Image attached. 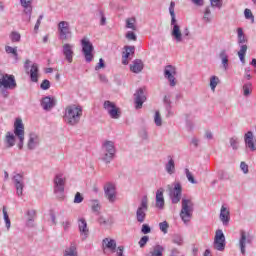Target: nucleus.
Listing matches in <instances>:
<instances>
[{
	"instance_id": "nucleus-1",
	"label": "nucleus",
	"mask_w": 256,
	"mask_h": 256,
	"mask_svg": "<svg viewBox=\"0 0 256 256\" xmlns=\"http://www.w3.org/2000/svg\"><path fill=\"white\" fill-rule=\"evenodd\" d=\"M17 142L18 149H23L25 145V124H23V120L21 118H16L14 122V130L12 132H7L4 138V143L7 149H11V147H15V143Z\"/></svg>"
},
{
	"instance_id": "nucleus-2",
	"label": "nucleus",
	"mask_w": 256,
	"mask_h": 256,
	"mask_svg": "<svg viewBox=\"0 0 256 256\" xmlns=\"http://www.w3.org/2000/svg\"><path fill=\"white\" fill-rule=\"evenodd\" d=\"M169 13L171 17V37L175 40L176 43H184L185 41H189V37H191V31H189V28H185L184 32H181V26H179L175 16V2L170 3Z\"/></svg>"
},
{
	"instance_id": "nucleus-3",
	"label": "nucleus",
	"mask_w": 256,
	"mask_h": 256,
	"mask_svg": "<svg viewBox=\"0 0 256 256\" xmlns=\"http://www.w3.org/2000/svg\"><path fill=\"white\" fill-rule=\"evenodd\" d=\"M81 117H83V108L81 106L73 104L66 107L64 121L67 125H78Z\"/></svg>"
},
{
	"instance_id": "nucleus-4",
	"label": "nucleus",
	"mask_w": 256,
	"mask_h": 256,
	"mask_svg": "<svg viewBox=\"0 0 256 256\" xmlns=\"http://www.w3.org/2000/svg\"><path fill=\"white\" fill-rule=\"evenodd\" d=\"M115 142L111 140H106L102 144V154H101V160L104 161V163H111L113 159H115Z\"/></svg>"
},
{
	"instance_id": "nucleus-5",
	"label": "nucleus",
	"mask_w": 256,
	"mask_h": 256,
	"mask_svg": "<svg viewBox=\"0 0 256 256\" xmlns=\"http://www.w3.org/2000/svg\"><path fill=\"white\" fill-rule=\"evenodd\" d=\"M194 204L191 199H182V208L180 211V217L185 225L189 223L193 217Z\"/></svg>"
},
{
	"instance_id": "nucleus-6",
	"label": "nucleus",
	"mask_w": 256,
	"mask_h": 256,
	"mask_svg": "<svg viewBox=\"0 0 256 256\" xmlns=\"http://www.w3.org/2000/svg\"><path fill=\"white\" fill-rule=\"evenodd\" d=\"M237 38L238 45H240V50L238 51V57L243 65H245V55H247V38L245 37V33L243 32V28H237Z\"/></svg>"
},
{
	"instance_id": "nucleus-7",
	"label": "nucleus",
	"mask_w": 256,
	"mask_h": 256,
	"mask_svg": "<svg viewBox=\"0 0 256 256\" xmlns=\"http://www.w3.org/2000/svg\"><path fill=\"white\" fill-rule=\"evenodd\" d=\"M147 211H149V198L143 196L136 209V221L138 223H145V219H147Z\"/></svg>"
},
{
	"instance_id": "nucleus-8",
	"label": "nucleus",
	"mask_w": 256,
	"mask_h": 256,
	"mask_svg": "<svg viewBox=\"0 0 256 256\" xmlns=\"http://www.w3.org/2000/svg\"><path fill=\"white\" fill-rule=\"evenodd\" d=\"M168 195L173 205H177L181 201L183 195V186L181 183H174V187L168 186Z\"/></svg>"
},
{
	"instance_id": "nucleus-9",
	"label": "nucleus",
	"mask_w": 256,
	"mask_h": 256,
	"mask_svg": "<svg viewBox=\"0 0 256 256\" xmlns=\"http://www.w3.org/2000/svg\"><path fill=\"white\" fill-rule=\"evenodd\" d=\"M251 243H253V236L250 235L249 232L241 230L238 240V247L242 255H245V253H247V245H251Z\"/></svg>"
},
{
	"instance_id": "nucleus-10",
	"label": "nucleus",
	"mask_w": 256,
	"mask_h": 256,
	"mask_svg": "<svg viewBox=\"0 0 256 256\" xmlns=\"http://www.w3.org/2000/svg\"><path fill=\"white\" fill-rule=\"evenodd\" d=\"M65 174L58 173L54 177V193L57 197H63V193H65Z\"/></svg>"
},
{
	"instance_id": "nucleus-11",
	"label": "nucleus",
	"mask_w": 256,
	"mask_h": 256,
	"mask_svg": "<svg viewBox=\"0 0 256 256\" xmlns=\"http://www.w3.org/2000/svg\"><path fill=\"white\" fill-rule=\"evenodd\" d=\"M81 47H82V53L85 57V61L87 63H91V61H93V51H94V47H93V43H91V41L89 40V38H83L81 40Z\"/></svg>"
},
{
	"instance_id": "nucleus-12",
	"label": "nucleus",
	"mask_w": 256,
	"mask_h": 256,
	"mask_svg": "<svg viewBox=\"0 0 256 256\" xmlns=\"http://www.w3.org/2000/svg\"><path fill=\"white\" fill-rule=\"evenodd\" d=\"M104 197L111 204L117 202V187L115 184L108 182L104 186Z\"/></svg>"
},
{
	"instance_id": "nucleus-13",
	"label": "nucleus",
	"mask_w": 256,
	"mask_h": 256,
	"mask_svg": "<svg viewBox=\"0 0 256 256\" xmlns=\"http://www.w3.org/2000/svg\"><path fill=\"white\" fill-rule=\"evenodd\" d=\"M17 82L11 74H0V89H15Z\"/></svg>"
},
{
	"instance_id": "nucleus-14",
	"label": "nucleus",
	"mask_w": 256,
	"mask_h": 256,
	"mask_svg": "<svg viewBox=\"0 0 256 256\" xmlns=\"http://www.w3.org/2000/svg\"><path fill=\"white\" fill-rule=\"evenodd\" d=\"M12 180L16 188V195H18V197H22L23 189H25V177L23 176V174L16 173L12 177Z\"/></svg>"
},
{
	"instance_id": "nucleus-15",
	"label": "nucleus",
	"mask_w": 256,
	"mask_h": 256,
	"mask_svg": "<svg viewBox=\"0 0 256 256\" xmlns=\"http://www.w3.org/2000/svg\"><path fill=\"white\" fill-rule=\"evenodd\" d=\"M103 107L105 111H107L108 115H110L111 119H119L121 117V112H119V108H117L115 103L106 100Z\"/></svg>"
},
{
	"instance_id": "nucleus-16",
	"label": "nucleus",
	"mask_w": 256,
	"mask_h": 256,
	"mask_svg": "<svg viewBox=\"0 0 256 256\" xmlns=\"http://www.w3.org/2000/svg\"><path fill=\"white\" fill-rule=\"evenodd\" d=\"M39 145H41V137H39V134L30 132L26 144L28 151H35Z\"/></svg>"
},
{
	"instance_id": "nucleus-17",
	"label": "nucleus",
	"mask_w": 256,
	"mask_h": 256,
	"mask_svg": "<svg viewBox=\"0 0 256 256\" xmlns=\"http://www.w3.org/2000/svg\"><path fill=\"white\" fill-rule=\"evenodd\" d=\"M175 75H177V68L173 65H167L164 68V77L168 79L170 83V87H175L177 85V80L175 79Z\"/></svg>"
},
{
	"instance_id": "nucleus-18",
	"label": "nucleus",
	"mask_w": 256,
	"mask_h": 256,
	"mask_svg": "<svg viewBox=\"0 0 256 256\" xmlns=\"http://www.w3.org/2000/svg\"><path fill=\"white\" fill-rule=\"evenodd\" d=\"M214 249L217 251H225V234H223V230L221 229L217 230L215 233Z\"/></svg>"
},
{
	"instance_id": "nucleus-19",
	"label": "nucleus",
	"mask_w": 256,
	"mask_h": 256,
	"mask_svg": "<svg viewBox=\"0 0 256 256\" xmlns=\"http://www.w3.org/2000/svg\"><path fill=\"white\" fill-rule=\"evenodd\" d=\"M58 31L60 39L67 41L68 37H71V28L69 27V22L61 21L58 24Z\"/></svg>"
},
{
	"instance_id": "nucleus-20",
	"label": "nucleus",
	"mask_w": 256,
	"mask_h": 256,
	"mask_svg": "<svg viewBox=\"0 0 256 256\" xmlns=\"http://www.w3.org/2000/svg\"><path fill=\"white\" fill-rule=\"evenodd\" d=\"M145 101H147L145 91L143 90V88H139L138 90H136L134 94V103L136 105V109H141Z\"/></svg>"
},
{
	"instance_id": "nucleus-21",
	"label": "nucleus",
	"mask_w": 256,
	"mask_h": 256,
	"mask_svg": "<svg viewBox=\"0 0 256 256\" xmlns=\"http://www.w3.org/2000/svg\"><path fill=\"white\" fill-rule=\"evenodd\" d=\"M219 219L224 227H227V225H229V222L231 221V212L229 211V208H227L225 205L221 206Z\"/></svg>"
},
{
	"instance_id": "nucleus-22",
	"label": "nucleus",
	"mask_w": 256,
	"mask_h": 256,
	"mask_svg": "<svg viewBox=\"0 0 256 256\" xmlns=\"http://www.w3.org/2000/svg\"><path fill=\"white\" fill-rule=\"evenodd\" d=\"M102 248L103 251H110L111 253H115L117 250V241L113 238H104L102 240Z\"/></svg>"
},
{
	"instance_id": "nucleus-23",
	"label": "nucleus",
	"mask_w": 256,
	"mask_h": 256,
	"mask_svg": "<svg viewBox=\"0 0 256 256\" xmlns=\"http://www.w3.org/2000/svg\"><path fill=\"white\" fill-rule=\"evenodd\" d=\"M73 47L74 46L69 43H66L62 46V53L68 63H73V55H75L73 52Z\"/></svg>"
},
{
	"instance_id": "nucleus-24",
	"label": "nucleus",
	"mask_w": 256,
	"mask_h": 256,
	"mask_svg": "<svg viewBox=\"0 0 256 256\" xmlns=\"http://www.w3.org/2000/svg\"><path fill=\"white\" fill-rule=\"evenodd\" d=\"M20 5L23 7L25 15L28 16V21H31V15L33 13V0H20Z\"/></svg>"
},
{
	"instance_id": "nucleus-25",
	"label": "nucleus",
	"mask_w": 256,
	"mask_h": 256,
	"mask_svg": "<svg viewBox=\"0 0 256 256\" xmlns=\"http://www.w3.org/2000/svg\"><path fill=\"white\" fill-rule=\"evenodd\" d=\"M165 193V189L159 188L156 191V207L157 209H164L165 208V197L163 196Z\"/></svg>"
},
{
	"instance_id": "nucleus-26",
	"label": "nucleus",
	"mask_w": 256,
	"mask_h": 256,
	"mask_svg": "<svg viewBox=\"0 0 256 256\" xmlns=\"http://www.w3.org/2000/svg\"><path fill=\"white\" fill-rule=\"evenodd\" d=\"M41 107L44 111H51L55 107V99L49 96H46L41 101Z\"/></svg>"
},
{
	"instance_id": "nucleus-27",
	"label": "nucleus",
	"mask_w": 256,
	"mask_h": 256,
	"mask_svg": "<svg viewBox=\"0 0 256 256\" xmlns=\"http://www.w3.org/2000/svg\"><path fill=\"white\" fill-rule=\"evenodd\" d=\"M143 67H145V64H143V60L141 59H135L131 64H130V71L132 73L139 74L141 71H143Z\"/></svg>"
},
{
	"instance_id": "nucleus-28",
	"label": "nucleus",
	"mask_w": 256,
	"mask_h": 256,
	"mask_svg": "<svg viewBox=\"0 0 256 256\" xmlns=\"http://www.w3.org/2000/svg\"><path fill=\"white\" fill-rule=\"evenodd\" d=\"M78 227L80 234L84 237V239H87L89 235V228L87 227V221L85 220V218H80L78 220Z\"/></svg>"
},
{
	"instance_id": "nucleus-29",
	"label": "nucleus",
	"mask_w": 256,
	"mask_h": 256,
	"mask_svg": "<svg viewBox=\"0 0 256 256\" xmlns=\"http://www.w3.org/2000/svg\"><path fill=\"white\" fill-rule=\"evenodd\" d=\"M244 141H245L246 147H248L250 151H256L255 142H253V132L248 131L244 135Z\"/></svg>"
},
{
	"instance_id": "nucleus-30",
	"label": "nucleus",
	"mask_w": 256,
	"mask_h": 256,
	"mask_svg": "<svg viewBox=\"0 0 256 256\" xmlns=\"http://www.w3.org/2000/svg\"><path fill=\"white\" fill-rule=\"evenodd\" d=\"M30 79L32 83H38L39 81V66L34 63L32 64L30 71H29Z\"/></svg>"
},
{
	"instance_id": "nucleus-31",
	"label": "nucleus",
	"mask_w": 256,
	"mask_h": 256,
	"mask_svg": "<svg viewBox=\"0 0 256 256\" xmlns=\"http://www.w3.org/2000/svg\"><path fill=\"white\" fill-rule=\"evenodd\" d=\"M219 59L221 60L224 71H227V69H229V54H227L226 50L220 51Z\"/></svg>"
},
{
	"instance_id": "nucleus-32",
	"label": "nucleus",
	"mask_w": 256,
	"mask_h": 256,
	"mask_svg": "<svg viewBox=\"0 0 256 256\" xmlns=\"http://www.w3.org/2000/svg\"><path fill=\"white\" fill-rule=\"evenodd\" d=\"M126 51L122 55V65H129V56L131 53H135V46H126Z\"/></svg>"
},
{
	"instance_id": "nucleus-33",
	"label": "nucleus",
	"mask_w": 256,
	"mask_h": 256,
	"mask_svg": "<svg viewBox=\"0 0 256 256\" xmlns=\"http://www.w3.org/2000/svg\"><path fill=\"white\" fill-rule=\"evenodd\" d=\"M163 251H165V248L159 244H156L152 246L148 253V256H163Z\"/></svg>"
},
{
	"instance_id": "nucleus-34",
	"label": "nucleus",
	"mask_w": 256,
	"mask_h": 256,
	"mask_svg": "<svg viewBox=\"0 0 256 256\" xmlns=\"http://www.w3.org/2000/svg\"><path fill=\"white\" fill-rule=\"evenodd\" d=\"M165 171L168 175H174L175 173V160L171 156H168V162L165 164Z\"/></svg>"
},
{
	"instance_id": "nucleus-35",
	"label": "nucleus",
	"mask_w": 256,
	"mask_h": 256,
	"mask_svg": "<svg viewBox=\"0 0 256 256\" xmlns=\"http://www.w3.org/2000/svg\"><path fill=\"white\" fill-rule=\"evenodd\" d=\"M63 256H79L77 246L75 244H71L64 250Z\"/></svg>"
},
{
	"instance_id": "nucleus-36",
	"label": "nucleus",
	"mask_w": 256,
	"mask_h": 256,
	"mask_svg": "<svg viewBox=\"0 0 256 256\" xmlns=\"http://www.w3.org/2000/svg\"><path fill=\"white\" fill-rule=\"evenodd\" d=\"M5 51L8 55H13L16 63L19 61V54L17 53V47L5 46Z\"/></svg>"
},
{
	"instance_id": "nucleus-37",
	"label": "nucleus",
	"mask_w": 256,
	"mask_h": 256,
	"mask_svg": "<svg viewBox=\"0 0 256 256\" xmlns=\"http://www.w3.org/2000/svg\"><path fill=\"white\" fill-rule=\"evenodd\" d=\"M203 21L205 23H211L213 21V14H211V8L209 6L204 9Z\"/></svg>"
},
{
	"instance_id": "nucleus-38",
	"label": "nucleus",
	"mask_w": 256,
	"mask_h": 256,
	"mask_svg": "<svg viewBox=\"0 0 256 256\" xmlns=\"http://www.w3.org/2000/svg\"><path fill=\"white\" fill-rule=\"evenodd\" d=\"M244 97H249L253 91V84L251 82L245 83L242 87Z\"/></svg>"
},
{
	"instance_id": "nucleus-39",
	"label": "nucleus",
	"mask_w": 256,
	"mask_h": 256,
	"mask_svg": "<svg viewBox=\"0 0 256 256\" xmlns=\"http://www.w3.org/2000/svg\"><path fill=\"white\" fill-rule=\"evenodd\" d=\"M2 213L5 221L7 230L11 229V219H9V214L7 213V207L3 206Z\"/></svg>"
},
{
	"instance_id": "nucleus-40",
	"label": "nucleus",
	"mask_w": 256,
	"mask_h": 256,
	"mask_svg": "<svg viewBox=\"0 0 256 256\" xmlns=\"http://www.w3.org/2000/svg\"><path fill=\"white\" fill-rule=\"evenodd\" d=\"M91 209L93 213L99 215V211H101V203L99 200H91Z\"/></svg>"
},
{
	"instance_id": "nucleus-41",
	"label": "nucleus",
	"mask_w": 256,
	"mask_h": 256,
	"mask_svg": "<svg viewBox=\"0 0 256 256\" xmlns=\"http://www.w3.org/2000/svg\"><path fill=\"white\" fill-rule=\"evenodd\" d=\"M97 19H100V25L103 27L107 25V17H105V13H103V10H99L96 14Z\"/></svg>"
},
{
	"instance_id": "nucleus-42",
	"label": "nucleus",
	"mask_w": 256,
	"mask_h": 256,
	"mask_svg": "<svg viewBox=\"0 0 256 256\" xmlns=\"http://www.w3.org/2000/svg\"><path fill=\"white\" fill-rule=\"evenodd\" d=\"M230 146L234 151H237L239 149V138L237 136H233L229 139Z\"/></svg>"
},
{
	"instance_id": "nucleus-43",
	"label": "nucleus",
	"mask_w": 256,
	"mask_h": 256,
	"mask_svg": "<svg viewBox=\"0 0 256 256\" xmlns=\"http://www.w3.org/2000/svg\"><path fill=\"white\" fill-rule=\"evenodd\" d=\"M126 29H132V31H137V26H135V18L126 19Z\"/></svg>"
},
{
	"instance_id": "nucleus-44",
	"label": "nucleus",
	"mask_w": 256,
	"mask_h": 256,
	"mask_svg": "<svg viewBox=\"0 0 256 256\" xmlns=\"http://www.w3.org/2000/svg\"><path fill=\"white\" fill-rule=\"evenodd\" d=\"M184 172L189 183H192V185H197V180H195V177H193V174L191 171H189V168H185Z\"/></svg>"
},
{
	"instance_id": "nucleus-45",
	"label": "nucleus",
	"mask_w": 256,
	"mask_h": 256,
	"mask_svg": "<svg viewBox=\"0 0 256 256\" xmlns=\"http://www.w3.org/2000/svg\"><path fill=\"white\" fill-rule=\"evenodd\" d=\"M154 123L156 127H161V125H163V119L161 118V113L159 111L155 112Z\"/></svg>"
},
{
	"instance_id": "nucleus-46",
	"label": "nucleus",
	"mask_w": 256,
	"mask_h": 256,
	"mask_svg": "<svg viewBox=\"0 0 256 256\" xmlns=\"http://www.w3.org/2000/svg\"><path fill=\"white\" fill-rule=\"evenodd\" d=\"M217 85H219V77L217 76H212L210 78V88L215 91V89L217 88Z\"/></svg>"
},
{
	"instance_id": "nucleus-47",
	"label": "nucleus",
	"mask_w": 256,
	"mask_h": 256,
	"mask_svg": "<svg viewBox=\"0 0 256 256\" xmlns=\"http://www.w3.org/2000/svg\"><path fill=\"white\" fill-rule=\"evenodd\" d=\"M10 39L12 43H19V41H21V34L19 32H12L10 34Z\"/></svg>"
},
{
	"instance_id": "nucleus-48",
	"label": "nucleus",
	"mask_w": 256,
	"mask_h": 256,
	"mask_svg": "<svg viewBox=\"0 0 256 256\" xmlns=\"http://www.w3.org/2000/svg\"><path fill=\"white\" fill-rule=\"evenodd\" d=\"M40 89H42L43 91L51 89V82L47 79L43 80L40 85Z\"/></svg>"
},
{
	"instance_id": "nucleus-49",
	"label": "nucleus",
	"mask_w": 256,
	"mask_h": 256,
	"mask_svg": "<svg viewBox=\"0 0 256 256\" xmlns=\"http://www.w3.org/2000/svg\"><path fill=\"white\" fill-rule=\"evenodd\" d=\"M71 220L67 219L64 220L61 225H62V229L67 233V231H69L71 229Z\"/></svg>"
},
{
	"instance_id": "nucleus-50",
	"label": "nucleus",
	"mask_w": 256,
	"mask_h": 256,
	"mask_svg": "<svg viewBox=\"0 0 256 256\" xmlns=\"http://www.w3.org/2000/svg\"><path fill=\"white\" fill-rule=\"evenodd\" d=\"M173 243L176 245H183V237L179 234H175L172 239Z\"/></svg>"
},
{
	"instance_id": "nucleus-51",
	"label": "nucleus",
	"mask_w": 256,
	"mask_h": 256,
	"mask_svg": "<svg viewBox=\"0 0 256 256\" xmlns=\"http://www.w3.org/2000/svg\"><path fill=\"white\" fill-rule=\"evenodd\" d=\"M147 243H149V236H143L139 242L138 245L141 249H143V247H145V245H147Z\"/></svg>"
},
{
	"instance_id": "nucleus-52",
	"label": "nucleus",
	"mask_w": 256,
	"mask_h": 256,
	"mask_svg": "<svg viewBox=\"0 0 256 256\" xmlns=\"http://www.w3.org/2000/svg\"><path fill=\"white\" fill-rule=\"evenodd\" d=\"M211 7H217L218 9H221L223 7V3L221 0H210Z\"/></svg>"
},
{
	"instance_id": "nucleus-53",
	"label": "nucleus",
	"mask_w": 256,
	"mask_h": 256,
	"mask_svg": "<svg viewBox=\"0 0 256 256\" xmlns=\"http://www.w3.org/2000/svg\"><path fill=\"white\" fill-rule=\"evenodd\" d=\"M126 39H128V41H137V35L129 31L126 33Z\"/></svg>"
},
{
	"instance_id": "nucleus-54",
	"label": "nucleus",
	"mask_w": 256,
	"mask_h": 256,
	"mask_svg": "<svg viewBox=\"0 0 256 256\" xmlns=\"http://www.w3.org/2000/svg\"><path fill=\"white\" fill-rule=\"evenodd\" d=\"M240 169L244 173V175H247V173H249V165H247V163L245 162L240 163Z\"/></svg>"
},
{
	"instance_id": "nucleus-55",
	"label": "nucleus",
	"mask_w": 256,
	"mask_h": 256,
	"mask_svg": "<svg viewBox=\"0 0 256 256\" xmlns=\"http://www.w3.org/2000/svg\"><path fill=\"white\" fill-rule=\"evenodd\" d=\"M159 227L162 233H167V229H169V224L167 223V221H164L159 224Z\"/></svg>"
},
{
	"instance_id": "nucleus-56",
	"label": "nucleus",
	"mask_w": 256,
	"mask_h": 256,
	"mask_svg": "<svg viewBox=\"0 0 256 256\" xmlns=\"http://www.w3.org/2000/svg\"><path fill=\"white\" fill-rule=\"evenodd\" d=\"M244 15L246 19H252V21H255V17L253 16V13L251 12L250 9H245Z\"/></svg>"
},
{
	"instance_id": "nucleus-57",
	"label": "nucleus",
	"mask_w": 256,
	"mask_h": 256,
	"mask_svg": "<svg viewBox=\"0 0 256 256\" xmlns=\"http://www.w3.org/2000/svg\"><path fill=\"white\" fill-rule=\"evenodd\" d=\"M141 232H142L144 235H147V234L151 233V227H149V225H147V224H143V225H142Z\"/></svg>"
},
{
	"instance_id": "nucleus-58",
	"label": "nucleus",
	"mask_w": 256,
	"mask_h": 256,
	"mask_svg": "<svg viewBox=\"0 0 256 256\" xmlns=\"http://www.w3.org/2000/svg\"><path fill=\"white\" fill-rule=\"evenodd\" d=\"M74 203H83V195L77 192L74 197Z\"/></svg>"
},
{
	"instance_id": "nucleus-59",
	"label": "nucleus",
	"mask_w": 256,
	"mask_h": 256,
	"mask_svg": "<svg viewBox=\"0 0 256 256\" xmlns=\"http://www.w3.org/2000/svg\"><path fill=\"white\" fill-rule=\"evenodd\" d=\"M105 67V61L103 58L99 59V63L95 67V71H99V69H103Z\"/></svg>"
},
{
	"instance_id": "nucleus-60",
	"label": "nucleus",
	"mask_w": 256,
	"mask_h": 256,
	"mask_svg": "<svg viewBox=\"0 0 256 256\" xmlns=\"http://www.w3.org/2000/svg\"><path fill=\"white\" fill-rule=\"evenodd\" d=\"M244 77L248 81L251 80V68L250 67L245 68V70H244Z\"/></svg>"
},
{
	"instance_id": "nucleus-61",
	"label": "nucleus",
	"mask_w": 256,
	"mask_h": 256,
	"mask_svg": "<svg viewBox=\"0 0 256 256\" xmlns=\"http://www.w3.org/2000/svg\"><path fill=\"white\" fill-rule=\"evenodd\" d=\"M123 251H125V247L123 246H119L115 250L117 256H125V254H123Z\"/></svg>"
},
{
	"instance_id": "nucleus-62",
	"label": "nucleus",
	"mask_w": 256,
	"mask_h": 256,
	"mask_svg": "<svg viewBox=\"0 0 256 256\" xmlns=\"http://www.w3.org/2000/svg\"><path fill=\"white\" fill-rule=\"evenodd\" d=\"M27 219L35 220V210L27 211Z\"/></svg>"
},
{
	"instance_id": "nucleus-63",
	"label": "nucleus",
	"mask_w": 256,
	"mask_h": 256,
	"mask_svg": "<svg viewBox=\"0 0 256 256\" xmlns=\"http://www.w3.org/2000/svg\"><path fill=\"white\" fill-rule=\"evenodd\" d=\"M140 137H141V139H144V140L149 139V134L147 133V130H142L140 132Z\"/></svg>"
},
{
	"instance_id": "nucleus-64",
	"label": "nucleus",
	"mask_w": 256,
	"mask_h": 256,
	"mask_svg": "<svg viewBox=\"0 0 256 256\" xmlns=\"http://www.w3.org/2000/svg\"><path fill=\"white\" fill-rule=\"evenodd\" d=\"M191 145H193L194 147H199V139L192 138L191 139Z\"/></svg>"
}]
</instances>
